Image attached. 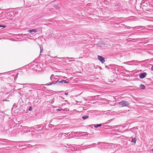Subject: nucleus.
Instances as JSON below:
<instances>
[{"instance_id": "obj_3", "label": "nucleus", "mask_w": 153, "mask_h": 153, "mask_svg": "<svg viewBox=\"0 0 153 153\" xmlns=\"http://www.w3.org/2000/svg\"><path fill=\"white\" fill-rule=\"evenodd\" d=\"M22 85H29L30 86H32V87H33V88L34 89H37V88H39V85L38 84H34V83H33V84H27V83H26V84H22Z\"/></svg>"}, {"instance_id": "obj_5", "label": "nucleus", "mask_w": 153, "mask_h": 153, "mask_svg": "<svg viewBox=\"0 0 153 153\" xmlns=\"http://www.w3.org/2000/svg\"><path fill=\"white\" fill-rule=\"evenodd\" d=\"M33 128L35 129H36V131L40 130L42 129L40 125H35L33 127Z\"/></svg>"}, {"instance_id": "obj_15", "label": "nucleus", "mask_w": 153, "mask_h": 153, "mask_svg": "<svg viewBox=\"0 0 153 153\" xmlns=\"http://www.w3.org/2000/svg\"><path fill=\"white\" fill-rule=\"evenodd\" d=\"M133 62H135V63H138V61L137 60H132L128 62L130 63H132Z\"/></svg>"}, {"instance_id": "obj_31", "label": "nucleus", "mask_w": 153, "mask_h": 153, "mask_svg": "<svg viewBox=\"0 0 153 153\" xmlns=\"http://www.w3.org/2000/svg\"><path fill=\"white\" fill-rule=\"evenodd\" d=\"M111 121V120H108V121H107V123H109V122H110V121Z\"/></svg>"}, {"instance_id": "obj_12", "label": "nucleus", "mask_w": 153, "mask_h": 153, "mask_svg": "<svg viewBox=\"0 0 153 153\" xmlns=\"http://www.w3.org/2000/svg\"><path fill=\"white\" fill-rule=\"evenodd\" d=\"M55 77L54 76L53 74H52L50 77V79L51 80L53 81Z\"/></svg>"}, {"instance_id": "obj_37", "label": "nucleus", "mask_w": 153, "mask_h": 153, "mask_svg": "<svg viewBox=\"0 0 153 153\" xmlns=\"http://www.w3.org/2000/svg\"><path fill=\"white\" fill-rule=\"evenodd\" d=\"M59 59H63V58H65V57H63V58H59Z\"/></svg>"}, {"instance_id": "obj_27", "label": "nucleus", "mask_w": 153, "mask_h": 153, "mask_svg": "<svg viewBox=\"0 0 153 153\" xmlns=\"http://www.w3.org/2000/svg\"><path fill=\"white\" fill-rule=\"evenodd\" d=\"M66 58H67L68 59H73V58H69V57H67Z\"/></svg>"}, {"instance_id": "obj_22", "label": "nucleus", "mask_w": 153, "mask_h": 153, "mask_svg": "<svg viewBox=\"0 0 153 153\" xmlns=\"http://www.w3.org/2000/svg\"><path fill=\"white\" fill-rule=\"evenodd\" d=\"M40 53H41L43 51V48L42 47V48L40 46Z\"/></svg>"}, {"instance_id": "obj_8", "label": "nucleus", "mask_w": 153, "mask_h": 153, "mask_svg": "<svg viewBox=\"0 0 153 153\" xmlns=\"http://www.w3.org/2000/svg\"><path fill=\"white\" fill-rule=\"evenodd\" d=\"M145 27L144 26H136V27H134V28H135L137 29L138 30H139L140 29L142 30L143 28H144Z\"/></svg>"}, {"instance_id": "obj_38", "label": "nucleus", "mask_w": 153, "mask_h": 153, "mask_svg": "<svg viewBox=\"0 0 153 153\" xmlns=\"http://www.w3.org/2000/svg\"><path fill=\"white\" fill-rule=\"evenodd\" d=\"M32 91V90H30L29 91Z\"/></svg>"}, {"instance_id": "obj_35", "label": "nucleus", "mask_w": 153, "mask_h": 153, "mask_svg": "<svg viewBox=\"0 0 153 153\" xmlns=\"http://www.w3.org/2000/svg\"><path fill=\"white\" fill-rule=\"evenodd\" d=\"M69 134V133H67H67H64V134H63V133H62V134Z\"/></svg>"}, {"instance_id": "obj_13", "label": "nucleus", "mask_w": 153, "mask_h": 153, "mask_svg": "<svg viewBox=\"0 0 153 153\" xmlns=\"http://www.w3.org/2000/svg\"><path fill=\"white\" fill-rule=\"evenodd\" d=\"M88 117H89V116H88L85 115V116H82V118L83 120H85L86 119L88 118Z\"/></svg>"}, {"instance_id": "obj_6", "label": "nucleus", "mask_w": 153, "mask_h": 153, "mask_svg": "<svg viewBox=\"0 0 153 153\" xmlns=\"http://www.w3.org/2000/svg\"><path fill=\"white\" fill-rule=\"evenodd\" d=\"M146 74H147L145 72L142 73L140 75V77L141 79H143L146 77Z\"/></svg>"}, {"instance_id": "obj_20", "label": "nucleus", "mask_w": 153, "mask_h": 153, "mask_svg": "<svg viewBox=\"0 0 153 153\" xmlns=\"http://www.w3.org/2000/svg\"><path fill=\"white\" fill-rule=\"evenodd\" d=\"M32 107L30 106L29 107V108H28L29 111H31L32 110Z\"/></svg>"}, {"instance_id": "obj_4", "label": "nucleus", "mask_w": 153, "mask_h": 153, "mask_svg": "<svg viewBox=\"0 0 153 153\" xmlns=\"http://www.w3.org/2000/svg\"><path fill=\"white\" fill-rule=\"evenodd\" d=\"M97 58L102 63H103L105 62V58L102 56H98Z\"/></svg>"}, {"instance_id": "obj_25", "label": "nucleus", "mask_w": 153, "mask_h": 153, "mask_svg": "<svg viewBox=\"0 0 153 153\" xmlns=\"http://www.w3.org/2000/svg\"><path fill=\"white\" fill-rule=\"evenodd\" d=\"M51 58H57V57L56 56H55V57H53V56H51ZM57 58H59L58 57H57Z\"/></svg>"}, {"instance_id": "obj_16", "label": "nucleus", "mask_w": 153, "mask_h": 153, "mask_svg": "<svg viewBox=\"0 0 153 153\" xmlns=\"http://www.w3.org/2000/svg\"><path fill=\"white\" fill-rule=\"evenodd\" d=\"M140 87L141 88L143 89H145L146 88V86L144 85H142V84H141L140 85Z\"/></svg>"}, {"instance_id": "obj_21", "label": "nucleus", "mask_w": 153, "mask_h": 153, "mask_svg": "<svg viewBox=\"0 0 153 153\" xmlns=\"http://www.w3.org/2000/svg\"><path fill=\"white\" fill-rule=\"evenodd\" d=\"M3 101H9V100H7V98H6L5 99H4L3 100Z\"/></svg>"}, {"instance_id": "obj_36", "label": "nucleus", "mask_w": 153, "mask_h": 153, "mask_svg": "<svg viewBox=\"0 0 153 153\" xmlns=\"http://www.w3.org/2000/svg\"><path fill=\"white\" fill-rule=\"evenodd\" d=\"M101 44L100 43H100H99L98 44V45L99 46H100V45H101Z\"/></svg>"}, {"instance_id": "obj_30", "label": "nucleus", "mask_w": 153, "mask_h": 153, "mask_svg": "<svg viewBox=\"0 0 153 153\" xmlns=\"http://www.w3.org/2000/svg\"><path fill=\"white\" fill-rule=\"evenodd\" d=\"M65 95H67L68 94V93H65Z\"/></svg>"}, {"instance_id": "obj_33", "label": "nucleus", "mask_w": 153, "mask_h": 153, "mask_svg": "<svg viewBox=\"0 0 153 153\" xmlns=\"http://www.w3.org/2000/svg\"><path fill=\"white\" fill-rule=\"evenodd\" d=\"M10 97V95H9V96L7 97V98H9V97Z\"/></svg>"}, {"instance_id": "obj_14", "label": "nucleus", "mask_w": 153, "mask_h": 153, "mask_svg": "<svg viewBox=\"0 0 153 153\" xmlns=\"http://www.w3.org/2000/svg\"><path fill=\"white\" fill-rule=\"evenodd\" d=\"M137 128L135 127L133 128H132L131 129L130 131H132V132L134 133L135 134L136 132V131H134Z\"/></svg>"}, {"instance_id": "obj_39", "label": "nucleus", "mask_w": 153, "mask_h": 153, "mask_svg": "<svg viewBox=\"0 0 153 153\" xmlns=\"http://www.w3.org/2000/svg\"><path fill=\"white\" fill-rule=\"evenodd\" d=\"M103 45V44H102V43L101 44V45Z\"/></svg>"}, {"instance_id": "obj_28", "label": "nucleus", "mask_w": 153, "mask_h": 153, "mask_svg": "<svg viewBox=\"0 0 153 153\" xmlns=\"http://www.w3.org/2000/svg\"><path fill=\"white\" fill-rule=\"evenodd\" d=\"M61 110L60 109H58L56 110V111H60Z\"/></svg>"}, {"instance_id": "obj_1", "label": "nucleus", "mask_w": 153, "mask_h": 153, "mask_svg": "<svg viewBox=\"0 0 153 153\" xmlns=\"http://www.w3.org/2000/svg\"><path fill=\"white\" fill-rule=\"evenodd\" d=\"M68 82L66 81L65 80H57L56 81L54 82L53 81L52 83H51L50 84H48L47 85H52V84H59V85H61L62 84H63L64 83H68Z\"/></svg>"}, {"instance_id": "obj_7", "label": "nucleus", "mask_w": 153, "mask_h": 153, "mask_svg": "<svg viewBox=\"0 0 153 153\" xmlns=\"http://www.w3.org/2000/svg\"><path fill=\"white\" fill-rule=\"evenodd\" d=\"M102 126V125L100 124H95L94 125H91L90 126H91V127H92L93 126H94V127L95 128H97L98 127H100Z\"/></svg>"}, {"instance_id": "obj_2", "label": "nucleus", "mask_w": 153, "mask_h": 153, "mask_svg": "<svg viewBox=\"0 0 153 153\" xmlns=\"http://www.w3.org/2000/svg\"><path fill=\"white\" fill-rule=\"evenodd\" d=\"M119 104L122 107L128 106L129 105V103L128 101L124 100L119 102Z\"/></svg>"}, {"instance_id": "obj_19", "label": "nucleus", "mask_w": 153, "mask_h": 153, "mask_svg": "<svg viewBox=\"0 0 153 153\" xmlns=\"http://www.w3.org/2000/svg\"><path fill=\"white\" fill-rule=\"evenodd\" d=\"M9 72L8 71V72H5L3 73H0V75H2V74H7V73H9Z\"/></svg>"}, {"instance_id": "obj_23", "label": "nucleus", "mask_w": 153, "mask_h": 153, "mask_svg": "<svg viewBox=\"0 0 153 153\" xmlns=\"http://www.w3.org/2000/svg\"><path fill=\"white\" fill-rule=\"evenodd\" d=\"M53 100H50L51 103V104L53 103Z\"/></svg>"}, {"instance_id": "obj_34", "label": "nucleus", "mask_w": 153, "mask_h": 153, "mask_svg": "<svg viewBox=\"0 0 153 153\" xmlns=\"http://www.w3.org/2000/svg\"><path fill=\"white\" fill-rule=\"evenodd\" d=\"M72 60H69L68 62H72Z\"/></svg>"}, {"instance_id": "obj_9", "label": "nucleus", "mask_w": 153, "mask_h": 153, "mask_svg": "<svg viewBox=\"0 0 153 153\" xmlns=\"http://www.w3.org/2000/svg\"><path fill=\"white\" fill-rule=\"evenodd\" d=\"M82 135L81 136V135H80L79 134V135H77V136H76V135L74 136H73V137L74 138H77V139H82Z\"/></svg>"}, {"instance_id": "obj_11", "label": "nucleus", "mask_w": 153, "mask_h": 153, "mask_svg": "<svg viewBox=\"0 0 153 153\" xmlns=\"http://www.w3.org/2000/svg\"><path fill=\"white\" fill-rule=\"evenodd\" d=\"M136 138L135 137H134L133 138H132L131 141L133 143H136Z\"/></svg>"}, {"instance_id": "obj_32", "label": "nucleus", "mask_w": 153, "mask_h": 153, "mask_svg": "<svg viewBox=\"0 0 153 153\" xmlns=\"http://www.w3.org/2000/svg\"><path fill=\"white\" fill-rule=\"evenodd\" d=\"M151 70H152L153 71V66L152 67Z\"/></svg>"}, {"instance_id": "obj_10", "label": "nucleus", "mask_w": 153, "mask_h": 153, "mask_svg": "<svg viewBox=\"0 0 153 153\" xmlns=\"http://www.w3.org/2000/svg\"><path fill=\"white\" fill-rule=\"evenodd\" d=\"M37 30L36 29L29 30L27 31L28 32L30 33H32L33 32L35 33L37 32Z\"/></svg>"}, {"instance_id": "obj_29", "label": "nucleus", "mask_w": 153, "mask_h": 153, "mask_svg": "<svg viewBox=\"0 0 153 153\" xmlns=\"http://www.w3.org/2000/svg\"><path fill=\"white\" fill-rule=\"evenodd\" d=\"M105 68H108H108H109L108 67V66H105Z\"/></svg>"}, {"instance_id": "obj_17", "label": "nucleus", "mask_w": 153, "mask_h": 153, "mask_svg": "<svg viewBox=\"0 0 153 153\" xmlns=\"http://www.w3.org/2000/svg\"><path fill=\"white\" fill-rule=\"evenodd\" d=\"M120 6L118 4H117L116 5H115V8L116 9H117Z\"/></svg>"}, {"instance_id": "obj_18", "label": "nucleus", "mask_w": 153, "mask_h": 153, "mask_svg": "<svg viewBox=\"0 0 153 153\" xmlns=\"http://www.w3.org/2000/svg\"><path fill=\"white\" fill-rule=\"evenodd\" d=\"M6 27V26L5 25H0V27H3V28H5Z\"/></svg>"}, {"instance_id": "obj_24", "label": "nucleus", "mask_w": 153, "mask_h": 153, "mask_svg": "<svg viewBox=\"0 0 153 153\" xmlns=\"http://www.w3.org/2000/svg\"><path fill=\"white\" fill-rule=\"evenodd\" d=\"M19 35H22L23 36H25L26 35V34H20Z\"/></svg>"}, {"instance_id": "obj_26", "label": "nucleus", "mask_w": 153, "mask_h": 153, "mask_svg": "<svg viewBox=\"0 0 153 153\" xmlns=\"http://www.w3.org/2000/svg\"><path fill=\"white\" fill-rule=\"evenodd\" d=\"M119 125L115 126H114V128H118L119 126Z\"/></svg>"}]
</instances>
